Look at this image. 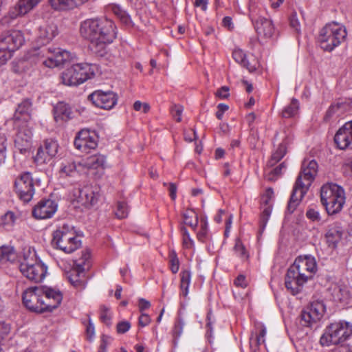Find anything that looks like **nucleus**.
I'll use <instances>...</instances> for the list:
<instances>
[{
	"label": "nucleus",
	"mask_w": 352,
	"mask_h": 352,
	"mask_svg": "<svg viewBox=\"0 0 352 352\" xmlns=\"http://www.w3.org/2000/svg\"><path fill=\"white\" fill-rule=\"evenodd\" d=\"M112 339L111 337L102 335L101 336V344L100 346L99 352H106L107 346L110 344Z\"/></svg>",
	"instance_id": "nucleus-52"
},
{
	"label": "nucleus",
	"mask_w": 352,
	"mask_h": 352,
	"mask_svg": "<svg viewBox=\"0 0 352 352\" xmlns=\"http://www.w3.org/2000/svg\"><path fill=\"white\" fill-rule=\"evenodd\" d=\"M32 133L31 130L23 128L19 130L15 142L23 147H28L32 140Z\"/></svg>",
	"instance_id": "nucleus-32"
},
{
	"label": "nucleus",
	"mask_w": 352,
	"mask_h": 352,
	"mask_svg": "<svg viewBox=\"0 0 352 352\" xmlns=\"http://www.w3.org/2000/svg\"><path fill=\"white\" fill-rule=\"evenodd\" d=\"M334 352H352V346L342 345L338 347Z\"/></svg>",
	"instance_id": "nucleus-64"
},
{
	"label": "nucleus",
	"mask_w": 352,
	"mask_h": 352,
	"mask_svg": "<svg viewBox=\"0 0 352 352\" xmlns=\"http://www.w3.org/2000/svg\"><path fill=\"white\" fill-rule=\"evenodd\" d=\"M129 210L126 203L123 201H119L117 204V208L115 212L116 216L118 219H124L128 216Z\"/></svg>",
	"instance_id": "nucleus-41"
},
{
	"label": "nucleus",
	"mask_w": 352,
	"mask_h": 352,
	"mask_svg": "<svg viewBox=\"0 0 352 352\" xmlns=\"http://www.w3.org/2000/svg\"><path fill=\"white\" fill-rule=\"evenodd\" d=\"M306 216L308 219L313 221H318L320 220V215L319 212L314 208H309L307 211Z\"/></svg>",
	"instance_id": "nucleus-53"
},
{
	"label": "nucleus",
	"mask_w": 352,
	"mask_h": 352,
	"mask_svg": "<svg viewBox=\"0 0 352 352\" xmlns=\"http://www.w3.org/2000/svg\"><path fill=\"white\" fill-rule=\"evenodd\" d=\"M325 312V305L322 301L312 302L303 309L299 316V322L302 327H313L320 320Z\"/></svg>",
	"instance_id": "nucleus-12"
},
{
	"label": "nucleus",
	"mask_w": 352,
	"mask_h": 352,
	"mask_svg": "<svg viewBox=\"0 0 352 352\" xmlns=\"http://www.w3.org/2000/svg\"><path fill=\"white\" fill-rule=\"evenodd\" d=\"M320 201L328 214H337L345 203L344 190L336 184H324L320 190Z\"/></svg>",
	"instance_id": "nucleus-3"
},
{
	"label": "nucleus",
	"mask_w": 352,
	"mask_h": 352,
	"mask_svg": "<svg viewBox=\"0 0 352 352\" xmlns=\"http://www.w3.org/2000/svg\"><path fill=\"white\" fill-rule=\"evenodd\" d=\"M82 163V167H85L87 169H97L98 168H104L106 163V157L103 155L97 154L89 157Z\"/></svg>",
	"instance_id": "nucleus-31"
},
{
	"label": "nucleus",
	"mask_w": 352,
	"mask_h": 352,
	"mask_svg": "<svg viewBox=\"0 0 352 352\" xmlns=\"http://www.w3.org/2000/svg\"><path fill=\"white\" fill-rule=\"evenodd\" d=\"M73 58L69 52L60 48L32 50V63L36 64L41 62L43 65L49 68L58 67L67 61L72 60Z\"/></svg>",
	"instance_id": "nucleus-7"
},
{
	"label": "nucleus",
	"mask_w": 352,
	"mask_h": 352,
	"mask_svg": "<svg viewBox=\"0 0 352 352\" xmlns=\"http://www.w3.org/2000/svg\"><path fill=\"white\" fill-rule=\"evenodd\" d=\"M16 253L14 248L8 245H3L0 248V262H14L16 259Z\"/></svg>",
	"instance_id": "nucleus-34"
},
{
	"label": "nucleus",
	"mask_w": 352,
	"mask_h": 352,
	"mask_svg": "<svg viewBox=\"0 0 352 352\" xmlns=\"http://www.w3.org/2000/svg\"><path fill=\"white\" fill-rule=\"evenodd\" d=\"M86 333L87 339L89 342H92L95 336V329L94 324L91 322V320H89V324L86 329Z\"/></svg>",
	"instance_id": "nucleus-55"
},
{
	"label": "nucleus",
	"mask_w": 352,
	"mask_h": 352,
	"mask_svg": "<svg viewBox=\"0 0 352 352\" xmlns=\"http://www.w3.org/2000/svg\"><path fill=\"white\" fill-rule=\"evenodd\" d=\"M50 3L54 10H66L76 6L74 0H50Z\"/></svg>",
	"instance_id": "nucleus-38"
},
{
	"label": "nucleus",
	"mask_w": 352,
	"mask_h": 352,
	"mask_svg": "<svg viewBox=\"0 0 352 352\" xmlns=\"http://www.w3.org/2000/svg\"><path fill=\"white\" fill-rule=\"evenodd\" d=\"M318 170V165L315 160H305L301 166L300 171L295 182L287 210L293 212L307 192L312 182L314 181Z\"/></svg>",
	"instance_id": "nucleus-2"
},
{
	"label": "nucleus",
	"mask_w": 352,
	"mask_h": 352,
	"mask_svg": "<svg viewBox=\"0 0 352 352\" xmlns=\"http://www.w3.org/2000/svg\"><path fill=\"white\" fill-rule=\"evenodd\" d=\"M131 328V324L128 321L120 322L116 327L117 332L118 333H124Z\"/></svg>",
	"instance_id": "nucleus-54"
},
{
	"label": "nucleus",
	"mask_w": 352,
	"mask_h": 352,
	"mask_svg": "<svg viewBox=\"0 0 352 352\" xmlns=\"http://www.w3.org/2000/svg\"><path fill=\"white\" fill-rule=\"evenodd\" d=\"M307 282V280L302 274H298V272L289 267L285 275V285L292 294H299Z\"/></svg>",
	"instance_id": "nucleus-20"
},
{
	"label": "nucleus",
	"mask_w": 352,
	"mask_h": 352,
	"mask_svg": "<svg viewBox=\"0 0 352 352\" xmlns=\"http://www.w3.org/2000/svg\"><path fill=\"white\" fill-rule=\"evenodd\" d=\"M82 167V163H78L76 164L75 162L69 163L67 164H65L62 168V172L65 173L67 175H73L76 172H79L81 170V168Z\"/></svg>",
	"instance_id": "nucleus-40"
},
{
	"label": "nucleus",
	"mask_w": 352,
	"mask_h": 352,
	"mask_svg": "<svg viewBox=\"0 0 352 352\" xmlns=\"http://www.w3.org/2000/svg\"><path fill=\"white\" fill-rule=\"evenodd\" d=\"M234 285L236 287L242 288L246 287L248 285V281L246 280L245 276L242 274L239 275L234 280Z\"/></svg>",
	"instance_id": "nucleus-57"
},
{
	"label": "nucleus",
	"mask_w": 352,
	"mask_h": 352,
	"mask_svg": "<svg viewBox=\"0 0 352 352\" xmlns=\"http://www.w3.org/2000/svg\"><path fill=\"white\" fill-rule=\"evenodd\" d=\"M352 335V324L348 322L340 321L329 324L320 339L322 346L339 344L346 341Z\"/></svg>",
	"instance_id": "nucleus-8"
},
{
	"label": "nucleus",
	"mask_w": 352,
	"mask_h": 352,
	"mask_svg": "<svg viewBox=\"0 0 352 352\" xmlns=\"http://www.w3.org/2000/svg\"><path fill=\"white\" fill-rule=\"evenodd\" d=\"M344 172L352 175V157L348 158L344 165Z\"/></svg>",
	"instance_id": "nucleus-63"
},
{
	"label": "nucleus",
	"mask_w": 352,
	"mask_h": 352,
	"mask_svg": "<svg viewBox=\"0 0 352 352\" xmlns=\"http://www.w3.org/2000/svg\"><path fill=\"white\" fill-rule=\"evenodd\" d=\"M34 257V254H32L30 248L24 250L19 267L22 275L27 279L34 283H40L47 273V267Z\"/></svg>",
	"instance_id": "nucleus-4"
},
{
	"label": "nucleus",
	"mask_w": 352,
	"mask_h": 352,
	"mask_svg": "<svg viewBox=\"0 0 352 352\" xmlns=\"http://www.w3.org/2000/svg\"><path fill=\"white\" fill-rule=\"evenodd\" d=\"M10 331V326L6 322H0V342L8 336Z\"/></svg>",
	"instance_id": "nucleus-51"
},
{
	"label": "nucleus",
	"mask_w": 352,
	"mask_h": 352,
	"mask_svg": "<svg viewBox=\"0 0 352 352\" xmlns=\"http://www.w3.org/2000/svg\"><path fill=\"white\" fill-rule=\"evenodd\" d=\"M80 34L91 43V50L102 56L107 45L116 37L114 23L108 19H93L83 21L80 25Z\"/></svg>",
	"instance_id": "nucleus-1"
},
{
	"label": "nucleus",
	"mask_w": 352,
	"mask_h": 352,
	"mask_svg": "<svg viewBox=\"0 0 352 352\" xmlns=\"http://www.w3.org/2000/svg\"><path fill=\"white\" fill-rule=\"evenodd\" d=\"M42 0H19L9 11L12 19L24 16L33 10Z\"/></svg>",
	"instance_id": "nucleus-26"
},
{
	"label": "nucleus",
	"mask_w": 352,
	"mask_h": 352,
	"mask_svg": "<svg viewBox=\"0 0 352 352\" xmlns=\"http://www.w3.org/2000/svg\"><path fill=\"white\" fill-rule=\"evenodd\" d=\"M285 169V162H283L280 164H279L277 167L271 170L267 179L269 180H275L276 177L280 175L283 171H284Z\"/></svg>",
	"instance_id": "nucleus-48"
},
{
	"label": "nucleus",
	"mask_w": 352,
	"mask_h": 352,
	"mask_svg": "<svg viewBox=\"0 0 352 352\" xmlns=\"http://www.w3.org/2000/svg\"><path fill=\"white\" fill-rule=\"evenodd\" d=\"M232 56L236 62L246 68L249 72H252L256 70L255 60L253 58L252 60L248 58L243 50L240 49L234 50L232 52Z\"/></svg>",
	"instance_id": "nucleus-30"
},
{
	"label": "nucleus",
	"mask_w": 352,
	"mask_h": 352,
	"mask_svg": "<svg viewBox=\"0 0 352 352\" xmlns=\"http://www.w3.org/2000/svg\"><path fill=\"white\" fill-rule=\"evenodd\" d=\"M290 26L297 32H300V24L297 17V14L294 12L289 18Z\"/></svg>",
	"instance_id": "nucleus-49"
},
{
	"label": "nucleus",
	"mask_w": 352,
	"mask_h": 352,
	"mask_svg": "<svg viewBox=\"0 0 352 352\" xmlns=\"http://www.w3.org/2000/svg\"><path fill=\"white\" fill-rule=\"evenodd\" d=\"M58 144L54 140H47L44 147L38 149L35 160L38 163H45L50 161L58 153Z\"/></svg>",
	"instance_id": "nucleus-25"
},
{
	"label": "nucleus",
	"mask_w": 352,
	"mask_h": 352,
	"mask_svg": "<svg viewBox=\"0 0 352 352\" xmlns=\"http://www.w3.org/2000/svg\"><path fill=\"white\" fill-rule=\"evenodd\" d=\"M170 270L173 274H176L179 271V261L177 254L175 251H172L169 254Z\"/></svg>",
	"instance_id": "nucleus-43"
},
{
	"label": "nucleus",
	"mask_w": 352,
	"mask_h": 352,
	"mask_svg": "<svg viewBox=\"0 0 352 352\" xmlns=\"http://www.w3.org/2000/svg\"><path fill=\"white\" fill-rule=\"evenodd\" d=\"M69 113V111H54V120L60 124L65 121L67 122L70 119Z\"/></svg>",
	"instance_id": "nucleus-47"
},
{
	"label": "nucleus",
	"mask_w": 352,
	"mask_h": 352,
	"mask_svg": "<svg viewBox=\"0 0 352 352\" xmlns=\"http://www.w3.org/2000/svg\"><path fill=\"white\" fill-rule=\"evenodd\" d=\"M183 236V245L185 248H191L193 247L194 242L190 238V234L185 227L181 228Z\"/></svg>",
	"instance_id": "nucleus-46"
},
{
	"label": "nucleus",
	"mask_w": 352,
	"mask_h": 352,
	"mask_svg": "<svg viewBox=\"0 0 352 352\" xmlns=\"http://www.w3.org/2000/svg\"><path fill=\"white\" fill-rule=\"evenodd\" d=\"M98 137L94 131L82 129L75 137L74 144L76 149L82 153H89L98 146Z\"/></svg>",
	"instance_id": "nucleus-16"
},
{
	"label": "nucleus",
	"mask_w": 352,
	"mask_h": 352,
	"mask_svg": "<svg viewBox=\"0 0 352 352\" xmlns=\"http://www.w3.org/2000/svg\"><path fill=\"white\" fill-rule=\"evenodd\" d=\"M94 74L93 66L86 63H77L72 65L62 73L61 80L64 85L76 86L91 78Z\"/></svg>",
	"instance_id": "nucleus-9"
},
{
	"label": "nucleus",
	"mask_w": 352,
	"mask_h": 352,
	"mask_svg": "<svg viewBox=\"0 0 352 352\" xmlns=\"http://www.w3.org/2000/svg\"><path fill=\"white\" fill-rule=\"evenodd\" d=\"M332 296L335 301L349 305L351 302V294L345 285H336L332 290Z\"/></svg>",
	"instance_id": "nucleus-29"
},
{
	"label": "nucleus",
	"mask_w": 352,
	"mask_h": 352,
	"mask_svg": "<svg viewBox=\"0 0 352 352\" xmlns=\"http://www.w3.org/2000/svg\"><path fill=\"white\" fill-rule=\"evenodd\" d=\"M151 303L144 298H140L139 300V308L140 311L147 309L150 307Z\"/></svg>",
	"instance_id": "nucleus-62"
},
{
	"label": "nucleus",
	"mask_w": 352,
	"mask_h": 352,
	"mask_svg": "<svg viewBox=\"0 0 352 352\" xmlns=\"http://www.w3.org/2000/svg\"><path fill=\"white\" fill-rule=\"evenodd\" d=\"M250 16L259 38L270 39L274 36L275 30L272 21L262 16L256 18L253 12H251Z\"/></svg>",
	"instance_id": "nucleus-18"
},
{
	"label": "nucleus",
	"mask_w": 352,
	"mask_h": 352,
	"mask_svg": "<svg viewBox=\"0 0 352 352\" xmlns=\"http://www.w3.org/2000/svg\"><path fill=\"white\" fill-rule=\"evenodd\" d=\"M342 236V230L338 223H333L328 227L325 234L326 242L329 247L335 248Z\"/></svg>",
	"instance_id": "nucleus-28"
},
{
	"label": "nucleus",
	"mask_w": 352,
	"mask_h": 352,
	"mask_svg": "<svg viewBox=\"0 0 352 352\" xmlns=\"http://www.w3.org/2000/svg\"><path fill=\"white\" fill-rule=\"evenodd\" d=\"M346 35L344 25L333 22L321 29L318 38V43L322 50L331 52L345 40Z\"/></svg>",
	"instance_id": "nucleus-5"
},
{
	"label": "nucleus",
	"mask_w": 352,
	"mask_h": 352,
	"mask_svg": "<svg viewBox=\"0 0 352 352\" xmlns=\"http://www.w3.org/2000/svg\"><path fill=\"white\" fill-rule=\"evenodd\" d=\"M14 191L20 199L24 202H28L32 199L34 194V184L30 173H24L15 179Z\"/></svg>",
	"instance_id": "nucleus-13"
},
{
	"label": "nucleus",
	"mask_w": 352,
	"mask_h": 352,
	"mask_svg": "<svg viewBox=\"0 0 352 352\" xmlns=\"http://www.w3.org/2000/svg\"><path fill=\"white\" fill-rule=\"evenodd\" d=\"M57 210L56 203L51 199L41 200L32 210V215L36 219L51 218Z\"/></svg>",
	"instance_id": "nucleus-21"
},
{
	"label": "nucleus",
	"mask_w": 352,
	"mask_h": 352,
	"mask_svg": "<svg viewBox=\"0 0 352 352\" xmlns=\"http://www.w3.org/2000/svg\"><path fill=\"white\" fill-rule=\"evenodd\" d=\"M100 320L102 322L106 324L107 326H110L111 322V314L110 312V309L105 305H102L100 307Z\"/></svg>",
	"instance_id": "nucleus-42"
},
{
	"label": "nucleus",
	"mask_w": 352,
	"mask_h": 352,
	"mask_svg": "<svg viewBox=\"0 0 352 352\" xmlns=\"http://www.w3.org/2000/svg\"><path fill=\"white\" fill-rule=\"evenodd\" d=\"M290 267L298 272V274H302L307 280L311 278L316 272V260L311 256H298Z\"/></svg>",
	"instance_id": "nucleus-17"
},
{
	"label": "nucleus",
	"mask_w": 352,
	"mask_h": 352,
	"mask_svg": "<svg viewBox=\"0 0 352 352\" xmlns=\"http://www.w3.org/2000/svg\"><path fill=\"white\" fill-rule=\"evenodd\" d=\"M23 302L32 311L36 313L47 311L40 287H30L26 289L23 294Z\"/></svg>",
	"instance_id": "nucleus-14"
},
{
	"label": "nucleus",
	"mask_w": 352,
	"mask_h": 352,
	"mask_svg": "<svg viewBox=\"0 0 352 352\" xmlns=\"http://www.w3.org/2000/svg\"><path fill=\"white\" fill-rule=\"evenodd\" d=\"M208 223L204 218L200 220V230L197 232V238L199 241H204L207 236Z\"/></svg>",
	"instance_id": "nucleus-44"
},
{
	"label": "nucleus",
	"mask_w": 352,
	"mask_h": 352,
	"mask_svg": "<svg viewBox=\"0 0 352 352\" xmlns=\"http://www.w3.org/2000/svg\"><path fill=\"white\" fill-rule=\"evenodd\" d=\"M265 342V339H263L261 337L258 336V335L256 336L255 338H250V346L251 347H254L256 349L261 344H263Z\"/></svg>",
	"instance_id": "nucleus-58"
},
{
	"label": "nucleus",
	"mask_w": 352,
	"mask_h": 352,
	"mask_svg": "<svg viewBox=\"0 0 352 352\" xmlns=\"http://www.w3.org/2000/svg\"><path fill=\"white\" fill-rule=\"evenodd\" d=\"M88 100L97 108L110 110L114 108L118 103V96L112 91L96 90L89 95Z\"/></svg>",
	"instance_id": "nucleus-15"
},
{
	"label": "nucleus",
	"mask_w": 352,
	"mask_h": 352,
	"mask_svg": "<svg viewBox=\"0 0 352 352\" xmlns=\"http://www.w3.org/2000/svg\"><path fill=\"white\" fill-rule=\"evenodd\" d=\"M287 148L284 142L280 143L275 151L272 153L268 162V166H273L278 162L286 154Z\"/></svg>",
	"instance_id": "nucleus-35"
},
{
	"label": "nucleus",
	"mask_w": 352,
	"mask_h": 352,
	"mask_svg": "<svg viewBox=\"0 0 352 352\" xmlns=\"http://www.w3.org/2000/svg\"><path fill=\"white\" fill-rule=\"evenodd\" d=\"M99 197V194L91 186H85L79 189L78 202L86 207H90L95 205Z\"/></svg>",
	"instance_id": "nucleus-27"
},
{
	"label": "nucleus",
	"mask_w": 352,
	"mask_h": 352,
	"mask_svg": "<svg viewBox=\"0 0 352 352\" xmlns=\"http://www.w3.org/2000/svg\"><path fill=\"white\" fill-rule=\"evenodd\" d=\"M185 224L195 230L199 223L198 215L193 210H187L183 214Z\"/></svg>",
	"instance_id": "nucleus-37"
},
{
	"label": "nucleus",
	"mask_w": 352,
	"mask_h": 352,
	"mask_svg": "<svg viewBox=\"0 0 352 352\" xmlns=\"http://www.w3.org/2000/svg\"><path fill=\"white\" fill-rule=\"evenodd\" d=\"M274 198V191L271 188L266 189L261 197L262 212L260 217V228L263 230L267 223L272 210V199Z\"/></svg>",
	"instance_id": "nucleus-22"
},
{
	"label": "nucleus",
	"mask_w": 352,
	"mask_h": 352,
	"mask_svg": "<svg viewBox=\"0 0 352 352\" xmlns=\"http://www.w3.org/2000/svg\"><path fill=\"white\" fill-rule=\"evenodd\" d=\"M91 266V253L89 250H85L82 252L80 257L74 261V266L68 276L71 284L78 289L84 288L87 283L85 272Z\"/></svg>",
	"instance_id": "nucleus-11"
},
{
	"label": "nucleus",
	"mask_w": 352,
	"mask_h": 352,
	"mask_svg": "<svg viewBox=\"0 0 352 352\" xmlns=\"http://www.w3.org/2000/svg\"><path fill=\"white\" fill-rule=\"evenodd\" d=\"M134 110H140V109H143L144 110H148L151 107L148 103L147 102H141L140 101L138 100L135 102L133 104Z\"/></svg>",
	"instance_id": "nucleus-61"
},
{
	"label": "nucleus",
	"mask_w": 352,
	"mask_h": 352,
	"mask_svg": "<svg viewBox=\"0 0 352 352\" xmlns=\"http://www.w3.org/2000/svg\"><path fill=\"white\" fill-rule=\"evenodd\" d=\"M52 245L54 248L69 254L80 246L81 241L76 236L72 226L63 224L53 232Z\"/></svg>",
	"instance_id": "nucleus-6"
},
{
	"label": "nucleus",
	"mask_w": 352,
	"mask_h": 352,
	"mask_svg": "<svg viewBox=\"0 0 352 352\" xmlns=\"http://www.w3.org/2000/svg\"><path fill=\"white\" fill-rule=\"evenodd\" d=\"M349 102L344 100L343 99H340L336 102L332 104L330 107L329 110H334L335 109H346L348 108Z\"/></svg>",
	"instance_id": "nucleus-56"
},
{
	"label": "nucleus",
	"mask_w": 352,
	"mask_h": 352,
	"mask_svg": "<svg viewBox=\"0 0 352 352\" xmlns=\"http://www.w3.org/2000/svg\"><path fill=\"white\" fill-rule=\"evenodd\" d=\"M151 322V318L148 314H142L139 318V324L141 327H146Z\"/></svg>",
	"instance_id": "nucleus-59"
},
{
	"label": "nucleus",
	"mask_w": 352,
	"mask_h": 352,
	"mask_svg": "<svg viewBox=\"0 0 352 352\" xmlns=\"http://www.w3.org/2000/svg\"><path fill=\"white\" fill-rule=\"evenodd\" d=\"M334 142L340 149L352 148V120L345 123L337 131Z\"/></svg>",
	"instance_id": "nucleus-23"
},
{
	"label": "nucleus",
	"mask_w": 352,
	"mask_h": 352,
	"mask_svg": "<svg viewBox=\"0 0 352 352\" xmlns=\"http://www.w3.org/2000/svg\"><path fill=\"white\" fill-rule=\"evenodd\" d=\"M191 274L188 270H182L180 273V289L182 294L186 297L188 294V287L190 283Z\"/></svg>",
	"instance_id": "nucleus-36"
},
{
	"label": "nucleus",
	"mask_w": 352,
	"mask_h": 352,
	"mask_svg": "<svg viewBox=\"0 0 352 352\" xmlns=\"http://www.w3.org/2000/svg\"><path fill=\"white\" fill-rule=\"evenodd\" d=\"M41 290L44 299V306L47 311H52L56 309L61 303L63 294L61 292L54 287L41 286Z\"/></svg>",
	"instance_id": "nucleus-19"
},
{
	"label": "nucleus",
	"mask_w": 352,
	"mask_h": 352,
	"mask_svg": "<svg viewBox=\"0 0 352 352\" xmlns=\"http://www.w3.org/2000/svg\"><path fill=\"white\" fill-rule=\"evenodd\" d=\"M57 33V26L54 23H45L38 28L36 42L38 45H45L49 43Z\"/></svg>",
	"instance_id": "nucleus-24"
},
{
	"label": "nucleus",
	"mask_w": 352,
	"mask_h": 352,
	"mask_svg": "<svg viewBox=\"0 0 352 352\" xmlns=\"http://www.w3.org/2000/svg\"><path fill=\"white\" fill-rule=\"evenodd\" d=\"M24 38L19 30H11L0 36V66L6 63L12 57V52L23 43Z\"/></svg>",
	"instance_id": "nucleus-10"
},
{
	"label": "nucleus",
	"mask_w": 352,
	"mask_h": 352,
	"mask_svg": "<svg viewBox=\"0 0 352 352\" xmlns=\"http://www.w3.org/2000/svg\"><path fill=\"white\" fill-rule=\"evenodd\" d=\"M185 325V320L182 317V314L181 311H179L178 316L175 321L174 327L173 328L172 332L173 336L175 338H179L183 332V328Z\"/></svg>",
	"instance_id": "nucleus-39"
},
{
	"label": "nucleus",
	"mask_w": 352,
	"mask_h": 352,
	"mask_svg": "<svg viewBox=\"0 0 352 352\" xmlns=\"http://www.w3.org/2000/svg\"><path fill=\"white\" fill-rule=\"evenodd\" d=\"M15 215L12 212H8L4 216L5 224L12 225L15 221Z\"/></svg>",
	"instance_id": "nucleus-60"
},
{
	"label": "nucleus",
	"mask_w": 352,
	"mask_h": 352,
	"mask_svg": "<svg viewBox=\"0 0 352 352\" xmlns=\"http://www.w3.org/2000/svg\"><path fill=\"white\" fill-rule=\"evenodd\" d=\"M109 12L114 14L122 23L128 25L131 23V19L127 13L119 5L111 4L107 6Z\"/></svg>",
	"instance_id": "nucleus-33"
},
{
	"label": "nucleus",
	"mask_w": 352,
	"mask_h": 352,
	"mask_svg": "<svg viewBox=\"0 0 352 352\" xmlns=\"http://www.w3.org/2000/svg\"><path fill=\"white\" fill-rule=\"evenodd\" d=\"M215 96L219 99H225L230 96V88L228 86H223L215 92Z\"/></svg>",
	"instance_id": "nucleus-50"
},
{
	"label": "nucleus",
	"mask_w": 352,
	"mask_h": 352,
	"mask_svg": "<svg viewBox=\"0 0 352 352\" xmlns=\"http://www.w3.org/2000/svg\"><path fill=\"white\" fill-rule=\"evenodd\" d=\"M234 250L236 254L242 258H247L248 255L246 252V250L243 245L241 241L239 239H237L235 241V245L234 247Z\"/></svg>",
	"instance_id": "nucleus-45"
}]
</instances>
